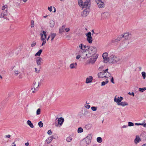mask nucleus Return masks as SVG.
<instances>
[{
	"label": "nucleus",
	"mask_w": 146,
	"mask_h": 146,
	"mask_svg": "<svg viewBox=\"0 0 146 146\" xmlns=\"http://www.w3.org/2000/svg\"><path fill=\"white\" fill-rule=\"evenodd\" d=\"M128 94H130V95H132L133 96H134V94L133 92H132L131 93V94L130 93V92H129L128 93Z\"/></svg>",
	"instance_id": "4d7b16f0"
},
{
	"label": "nucleus",
	"mask_w": 146,
	"mask_h": 146,
	"mask_svg": "<svg viewBox=\"0 0 146 146\" xmlns=\"http://www.w3.org/2000/svg\"><path fill=\"white\" fill-rule=\"evenodd\" d=\"M42 49L40 50L38 52H37L35 55V56H40L41 53H42Z\"/></svg>",
	"instance_id": "473e14b6"
},
{
	"label": "nucleus",
	"mask_w": 146,
	"mask_h": 146,
	"mask_svg": "<svg viewBox=\"0 0 146 146\" xmlns=\"http://www.w3.org/2000/svg\"><path fill=\"white\" fill-rule=\"evenodd\" d=\"M77 62H73L70 64L69 67L71 69H75L77 68Z\"/></svg>",
	"instance_id": "a211bd4d"
},
{
	"label": "nucleus",
	"mask_w": 146,
	"mask_h": 146,
	"mask_svg": "<svg viewBox=\"0 0 146 146\" xmlns=\"http://www.w3.org/2000/svg\"><path fill=\"white\" fill-rule=\"evenodd\" d=\"M35 24H34V20H32L31 21V28H33L34 27Z\"/></svg>",
	"instance_id": "a19ab883"
},
{
	"label": "nucleus",
	"mask_w": 146,
	"mask_h": 146,
	"mask_svg": "<svg viewBox=\"0 0 146 146\" xmlns=\"http://www.w3.org/2000/svg\"><path fill=\"white\" fill-rule=\"evenodd\" d=\"M29 145V143L28 142H27L25 143V145L26 146H28Z\"/></svg>",
	"instance_id": "13d9d810"
},
{
	"label": "nucleus",
	"mask_w": 146,
	"mask_h": 146,
	"mask_svg": "<svg viewBox=\"0 0 146 146\" xmlns=\"http://www.w3.org/2000/svg\"><path fill=\"white\" fill-rule=\"evenodd\" d=\"M90 0H86L84 3H83L82 0H78V3L79 6L82 8H86L89 7L90 6Z\"/></svg>",
	"instance_id": "20e7f679"
},
{
	"label": "nucleus",
	"mask_w": 146,
	"mask_h": 146,
	"mask_svg": "<svg viewBox=\"0 0 146 146\" xmlns=\"http://www.w3.org/2000/svg\"><path fill=\"white\" fill-rule=\"evenodd\" d=\"M86 49L92 57L95 56L97 54H96L97 51V48L94 46H88L87 48Z\"/></svg>",
	"instance_id": "f03ea898"
},
{
	"label": "nucleus",
	"mask_w": 146,
	"mask_h": 146,
	"mask_svg": "<svg viewBox=\"0 0 146 146\" xmlns=\"http://www.w3.org/2000/svg\"><path fill=\"white\" fill-rule=\"evenodd\" d=\"M42 59L40 57H38L36 59V63L37 66H40Z\"/></svg>",
	"instance_id": "5701e85b"
},
{
	"label": "nucleus",
	"mask_w": 146,
	"mask_h": 146,
	"mask_svg": "<svg viewBox=\"0 0 146 146\" xmlns=\"http://www.w3.org/2000/svg\"><path fill=\"white\" fill-rule=\"evenodd\" d=\"M80 57H81V55L78 54L76 56V58L77 60H78Z\"/></svg>",
	"instance_id": "49530a36"
},
{
	"label": "nucleus",
	"mask_w": 146,
	"mask_h": 146,
	"mask_svg": "<svg viewBox=\"0 0 146 146\" xmlns=\"http://www.w3.org/2000/svg\"><path fill=\"white\" fill-rule=\"evenodd\" d=\"M65 27L64 25L62 26V27H60L59 29V32L60 34H62L65 31Z\"/></svg>",
	"instance_id": "a878e982"
},
{
	"label": "nucleus",
	"mask_w": 146,
	"mask_h": 146,
	"mask_svg": "<svg viewBox=\"0 0 146 146\" xmlns=\"http://www.w3.org/2000/svg\"><path fill=\"white\" fill-rule=\"evenodd\" d=\"M86 9H85L81 13V15L83 17H85L88 15L90 11L89 7H87L86 8Z\"/></svg>",
	"instance_id": "f8f14e48"
},
{
	"label": "nucleus",
	"mask_w": 146,
	"mask_h": 146,
	"mask_svg": "<svg viewBox=\"0 0 146 146\" xmlns=\"http://www.w3.org/2000/svg\"><path fill=\"white\" fill-rule=\"evenodd\" d=\"M53 136H50L46 140L47 143H49L51 142L53 139Z\"/></svg>",
	"instance_id": "2f4dec72"
},
{
	"label": "nucleus",
	"mask_w": 146,
	"mask_h": 146,
	"mask_svg": "<svg viewBox=\"0 0 146 146\" xmlns=\"http://www.w3.org/2000/svg\"><path fill=\"white\" fill-rule=\"evenodd\" d=\"M83 131V129L81 127H79L78 128V133H80Z\"/></svg>",
	"instance_id": "58836bf2"
},
{
	"label": "nucleus",
	"mask_w": 146,
	"mask_h": 146,
	"mask_svg": "<svg viewBox=\"0 0 146 146\" xmlns=\"http://www.w3.org/2000/svg\"><path fill=\"white\" fill-rule=\"evenodd\" d=\"M93 79L92 76H90L86 78V84H89L92 82Z\"/></svg>",
	"instance_id": "412c9836"
},
{
	"label": "nucleus",
	"mask_w": 146,
	"mask_h": 146,
	"mask_svg": "<svg viewBox=\"0 0 146 146\" xmlns=\"http://www.w3.org/2000/svg\"><path fill=\"white\" fill-rule=\"evenodd\" d=\"M40 35L41 40L42 41L41 46H42L46 44V41H48L50 38L51 41H52L56 36V34L55 33H51L47 38L46 32L43 31L42 33L40 34Z\"/></svg>",
	"instance_id": "f257e3e1"
},
{
	"label": "nucleus",
	"mask_w": 146,
	"mask_h": 146,
	"mask_svg": "<svg viewBox=\"0 0 146 146\" xmlns=\"http://www.w3.org/2000/svg\"><path fill=\"white\" fill-rule=\"evenodd\" d=\"M11 135H7L6 136V137L7 138H9L11 137Z\"/></svg>",
	"instance_id": "6e6d98bb"
},
{
	"label": "nucleus",
	"mask_w": 146,
	"mask_h": 146,
	"mask_svg": "<svg viewBox=\"0 0 146 146\" xmlns=\"http://www.w3.org/2000/svg\"><path fill=\"white\" fill-rule=\"evenodd\" d=\"M92 137L91 135H88L86 138L84 139L82 141L81 143L83 146H86L91 142Z\"/></svg>",
	"instance_id": "0eeeda50"
},
{
	"label": "nucleus",
	"mask_w": 146,
	"mask_h": 146,
	"mask_svg": "<svg viewBox=\"0 0 146 146\" xmlns=\"http://www.w3.org/2000/svg\"><path fill=\"white\" fill-rule=\"evenodd\" d=\"M27 124L29 125V126L31 128L34 127V125L33 123L31 122V121L28 120L27 122Z\"/></svg>",
	"instance_id": "c85d7f7f"
},
{
	"label": "nucleus",
	"mask_w": 146,
	"mask_h": 146,
	"mask_svg": "<svg viewBox=\"0 0 146 146\" xmlns=\"http://www.w3.org/2000/svg\"><path fill=\"white\" fill-rule=\"evenodd\" d=\"M129 43L128 40H125L122 41L121 45V46L124 47H125L127 46Z\"/></svg>",
	"instance_id": "aec40b11"
},
{
	"label": "nucleus",
	"mask_w": 146,
	"mask_h": 146,
	"mask_svg": "<svg viewBox=\"0 0 146 146\" xmlns=\"http://www.w3.org/2000/svg\"><path fill=\"white\" fill-rule=\"evenodd\" d=\"M128 103L125 102H121L120 103L118 104V105L121 106L123 107L128 105Z\"/></svg>",
	"instance_id": "c756f323"
},
{
	"label": "nucleus",
	"mask_w": 146,
	"mask_h": 146,
	"mask_svg": "<svg viewBox=\"0 0 146 146\" xmlns=\"http://www.w3.org/2000/svg\"><path fill=\"white\" fill-rule=\"evenodd\" d=\"M0 78H2V76H1V75H0Z\"/></svg>",
	"instance_id": "338daca9"
},
{
	"label": "nucleus",
	"mask_w": 146,
	"mask_h": 146,
	"mask_svg": "<svg viewBox=\"0 0 146 146\" xmlns=\"http://www.w3.org/2000/svg\"><path fill=\"white\" fill-rule=\"evenodd\" d=\"M28 0H23V1L24 3H26Z\"/></svg>",
	"instance_id": "bf43d9fd"
},
{
	"label": "nucleus",
	"mask_w": 146,
	"mask_h": 146,
	"mask_svg": "<svg viewBox=\"0 0 146 146\" xmlns=\"http://www.w3.org/2000/svg\"><path fill=\"white\" fill-rule=\"evenodd\" d=\"M123 99V98L122 97H117V96H116L114 98V101L116 102L118 105V104H119Z\"/></svg>",
	"instance_id": "f3484780"
},
{
	"label": "nucleus",
	"mask_w": 146,
	"mask_h": 146,
	"mask_svg": "<svg viewBox=\"0 0 146 146\" xmlns=\"http://www.w3.org/2000/svg\"><path fill=\"white\" fill-rule=\"evenodd\" d=\"M102 17L105 18H107L110 17V15L108 13H104L102 14Z\"/></svg>",
	"instance_id": "cd10ccee"
},
{
	"label": "nucleus",
	"mask_w": 146,
	"mask_h": 146,
	"mask_svg": "<svg viewBox=\"0 0 146 146\" xmlns=\"http://www.w3.org/2000/svg\"><path fill=\"white\" fill-rule=\"evenodd\" d=\"M11 69L13 70L14 75L15 76H18L20 73V71L17 69L16 66H14L12 67Z\"/></svg>",
	"instance_id": "4468645a"
},
{
	"label": "nucleus",
	"mask_w": 146,
	"mask_h": 146,
	"mask_svg": "<svg viewBox=\"0 0 146 146\" xmlns=\"http://www.w3.org/2000/svg\"><path fill=\"white\" fill-rule=\"evenodd\" d=\"M97 141L98 142L101 143L102 142V139L101 137H98L97 139Z\"/></svg>",
	"instance_id": "f704fd0d"
},
{
	"label": "nucleus",
	"mask_w": 146,
	"mask_h": 146,
	"mask_svg": "<svg viewBox=\"0 0 146 146\" xmlns=\"http://www.w3.org/2000/svg\"><path fill=\"white\" fill-rule=\"evenodd\" d=\"M70 28H65V31H66V32H69L70 30Z\"/></svg>",
	"instance_id": "8fccbe9b"
},
{
	"label": "nucleus",
	"mask_w": 146,
	"mask_h": 146,
	"mask_svg": "<svg viewBox=\"0 0 146 146\" xmlns=\"http://www.w3.org/2000/svg\"><path fill=\"white\" fill-rule=\"evenodd\" d=\"M53 146L52 145V146Z\"/></svg>",
	"instance_id": "774afa93"
},
{
	"label": "nucleus",
	"mask_w": 146,
	"mask_h": 146,
	"mask_svg": "<svg viewBox=\"0 0 146 146\" xmlns=\"http://www.w3.org/2000/svg\"><path fill=\"white\" fill-rule=\"evenodd\" d=\"M90 57H92L90 53L86 50L82 52L81 54V58L83 59H86Z\"/></svg>",
	"instance_id": "1a4fd4ad"
},
{
	"label": "nucleus",
	"mask_w": 146,
	"mask_h": 146,
	"mask_svg": "<svg viewBox=\"0 0 146 146\" xmlns=\"http://www.w3.org/2000/svg\"><path fill=\"white\" fill-rule=\"evenodd\" d=\"M72 140V138L71 137H68L66 139V140L68 142H70Z\"/></svg>",
	"instance_id": "4c0bfd02"
},
{
	"label": "nucleus",
	"mask_w": 146,
	"mask_h": 146,
	"mask_svg": "<svg viewBox=\"0 0 146 146\" xmlns=\"http://www.w3.org/2000/svg\"><path fill=\"white\" fill-rule=\"evenodd\" d=\"M41 112V109L40 108H38L36 111V114L37 115H39L40 114Z\"/></svg>",
	"instance_id": "e433bc0d"
},
{
	"label": "nucleus",
	"mask_w": 146,
	"mask_h": 146,
	"mask_svg": "<svg viewBox=\"0 0 146 146\" xmlns=\"http://www.w3.org/2000/svg\"><path fill=\"white\" fill-rule=\"evenodd\" d=\"M121 38H120L117 37L116 39H115L114 41V42H116L117 41H119L120 40Z\"/></svg>",
	"instance_id": "c03bdc74"
},
{
	"label": "nucleus",
	"mask_w": 146,
	"mask_h": 146,
	"mask_svg": "<svg viewBox=\"0 0 146 146\" xmlns=\"http://www.w3.org/2000/svg\"><path fill=\"white\" fill-rule=\"evenodd\" d=\"M96 1L100 8H103L104 6V3L102 0H96Z\"/></svg>",
	"instance_id": "dca6fc26"
},
{
	"label": "nucleus",
	"mask_w": 146,
	"mask_h": 146,
	"mask_svg": "<svg viewBox=\"0 0 146 146\" xmlns=\"http://www.w3.org/2000/svg\"><path fill=\"white\" fill-rule=\"evenodd\" d=\"M35 70V72L36 73H38L40 71V66H37L34 68Z\"/></svg>",
	"instance_id": "bb28decb"
},
{
	"label": "nucleus",
	"mask_w": 146,
	"mask_h": 146,
	"mask_svg": "<svg viewBox=\"0 0 146 146\" xmlns=\"http://www.w3.org/2000/svg\"><path fill=\"white\" fill-rule=\"evenodd\" d=\"M108 69L107 68L104 70L103 71L98 74V76L99 78H108L110 76L111 74L108 72Z\"/></svg>",
	"instance_id": "7ed1b4c3"
},
{
	"label": "nucleus",
	"mask_w": 146,
	"mask_h": 146,
	"mask_svg": "<svg viewBox=\"0 0 146 146\" xmlns=\"http://www.w3.org/2000/svg\"><path fill=\"white\" fill-rule=\"evenodd\" d=\"M128 125L129 126H133L134 125V124L132 122H129L128 123Z\"/></svg>",
	"instance_id": "37998d69"
},
{
	"label": "nucleus",
	"mask_w": 146,
	"mask_h": 146,
	"mask_svg": "<svg viewBox=\"0 0 146 146\" xmlns=\"http://www.w3.org/2000/svg\"><path fill=\"white\" fill-rule=\"evenodd\" d=\"M108 82V79L106 80L105 82H102L101 86H104L105 84H107Z\"/></svg>",
	"instance_id": "72a5a7b5"
},
{
	"label": "nucleus",
	"mask_w": 146,
	"mask_h": 146,
	"mask_svg": "<svg viewBox=\"0 0 146 146\" xmlns=\"http://www.w3.org/2000/svg\"><path fill=\"white\" fill-rule=\"evenodd\" d=\"M135 124L136 125H143V124H142L141 123H135Z\"/></svg>",
	"instance_id": "5fc2aeb1"
},
{
	"label": "nucleus",
	"mask_w": 146,
	"mask_h": 146,
	"mask_svg": "<svg viewBox=\"0 0 146 146\" xmlns=\"http://www.w3.org/2000/svg\"><path fill=\"white\" fill-rule=\"evenodd\" d=\"M64 121V119L62 117L59 118L58 119V124L55 123V125L56 126H57L58 125H61Z\"/></svg>",
	"instance_id": "6ab92c4d"
},
{
	"label": "nucleus",
	"mask_w": 146,
	"mask_h": 146,
	"mask_svg": "<svg viewBox=\"0 0 146 146\" xmlns=\"http://www.w3.org/2000/svg\"><path fill=\"white\" fill-rule=\"evenodd\" d=\"M39 86V82L38 81H36L34 82L33 86L32 88L33 93H34L37 91Z\"/></svg>",
	"instance_id": "9d476101"
},
{
	"label": "nucleus",
	"mask_w": 146,
	"mask_h": 146,
	"mask_svg": "<svg viewBox=\"0 0 146 146\" xmlns=\"http://www.w3.org/2000/svg\"><path fill=\"white\" fill-rule=\"evenodd\" d=\"M10 14L8 11H1L0 17L3 18L6 20H9L10 18Z\"/></svg>",
	"instance_id": "39448f33"
},
{
	"label": "nucleus",
	"mask_w": 146,
	"mask_h": 146,
	"mask_svg": "<svg viewBox=\"0 0 146 146\" xmlns=\"http://www.w3.org/2000/svg\"><path fill=\"white\" fill-rule=\"evenodd\" d=\"M36 42H33L31 44V46L32 47H33L35 45Z\"/></svg>",
	"instance_id": "09e8293b"
},
{
	"label": "nucleus",
	"mask_w": 146,
	"mask_h": 146,
	"mask_svg": "<svg viewBox=\"0 0 146 146\" xmlns=\"http://www.w3.org/2000/svg\"><path fill=\"white\" fill-rule=\"evenodd\" d=\"M111 82L113 84H114V80L112 76H111Z\"/></svg>",
	"instance_id": "864d4df0"
},
{
	"label": "nucleus",
	"mask_w": 146,
	"mask_h": 146,
	"mask_svg": "<svg viewBox=\"0 0 146 146\" xmlns=\"http://www.w3.org/2000/svg\"><path fill=\"white\" fill-rule=\"evenodd\" d=\"M8 11V6L7 5H5L1 8V11Z\"/></svg>",
	"instance_id": "393cba45"
},
{
	"label": "nucleus",
	"mask_w": 146,
	"mask_h": 146,
	"mask_svg": "<svg viewBox=\"0 0 146 146\" xmlns=\"http://www.w3.org/2000/svg\"><path fill=\"white\" fill-rule=\"evenodd\" d=\"M87 37V40L88 43L90 44L92 43L93 39L91 36V33L90 32H89L86 34Z\"/></svg>",
	"instance_id": "9b49d317"
},
{
	"label": "nucleus",
	"mask_w": 146,
	"mask_h": 146,
	"mask_svg": "<svg viewBox=\"0 0 146 146\" xmlns=\"http://www.w3.org/2000/svg\"><path fill=\"white\" fill-rule=\"evenodd\" d=\"M47 133L49 135H50L52 133V131H51L50 130H49L48 132H47Z\"/></svg>",
	"instance_id": "603ef678"
},
{
	"label": "nucleus",
	"mask_w": 146,
	"mask_h": 146,
	"mask_svg": "<svg viewBox=\"0 0 146 146\" xmlns=\"http://www.w3.org/2000/svg\"><path fill=\"white\" fill-rule=\"evenodd\" d=\"M98 56V54H96L95 56L90 57V58L87 61L86 64H94L97 59Z\"/></svg>",
	"instance_id": "6e6552de"
},
{
	"label": "nucleus",
	"mask_w": 146,
	"mask_h": 146,
	"mask_svg": "<svg viewBox=\"0 0 146 146\" xmlns=\"http://www.w3.org/2000/svg\"><path fill=\"white\" fill-rule=\"evenodd\" d=\"M88 46L84 45L82 43L80 44L79 45V48L83 50H84L85 49H87Z\"/></svg>",
	"instance_id": "4be33fe9"
},
{
	"label": "nucleus",
	"mask_w": 146,
	"mask_h": 146,
	"mask_svg": "<svg viewBox=\"0 0 146 146\" xmlns=\"http://www.w3.org/2000/svg\"><path fill=\"white\" fill-rule=\"evenodd\" d=\"M91 109L93 111H96L97 110V108L95 107H91Z\"/></svg>",
	"instance_id": "a18cd8bd"
},
{
	"label": "nucleus",
	"mask_w": 146,
	"mask_h": 146,
	"mask_svg": "<svg viewBox=\"0 0 146 146\" xmlns=\"http://www.w3.org/2000/svg\"><path fill=\"white\" fill-rule=\"evenodd\" d=\"M131 34L129 33L126 32L121 35L125 40H128L130 38Z\"/></svg>",
	"instance_id": "2eb2a0df"
},
{
	"label": "nucleus",
	"mask_w": 146,
	"mask_h": 146,
	"mask_svg": "<svg viewBox=\"0 0 146 146\" xmlns=\"http://www.w3.org/2000/svg\"><path fill=\"white\" fill-rule=\"evenodd\" d=\"M38 125L40 127H42L43 125V124L41 121L39 122Z\"/></svg>",
	"instance_id": "c9c22d12"
},
{
	"label": "nucleus",
	"mask_w": 146,
	"mask_h": 146,
	"mask_svg": "<svg viewBox=\"0 0 146 146\" xmlns=\"http://www.w3.org/2000/svg\"><path fill=\"white\" fill-rule=\"evenodd\" d=\"M142 146H146V144L143 145Z\"/></svg>",
	"instance_id": "e2e57ef3"
},
{
	"label": "nucleus",
	"mask_w": 146,
	"mask_h": 146,
	"mask_svg": "<svg viewBox=\"0 0 146 146\" xmlns=\"http://www.w3.org/2000/svg\"><path fill=\"white\" fill-rule=\"evenodd\" d=\"M139 90L140 91L143 92L145 90H146V87H145L143 88H139Z\"/></svg>",
	"instance_id": "79ce46f5"
},
{
	"label": "nucleus",
	"mask_w": 146,
	"mask_h": 146,
	"mask_svg": "<svg viewBox=\"0 0 146 146\" xmlns=\"http://www.w3.org/2000/svg\"><path fill=\"white\" fill-rule=\"evenodd\" d=\"M141 141V139L139 137V136L138 135H136V137L135 139L134 140V142L135 143L137 144L138 143H139Z\"/></svg>",
	"instance_id": "b1692460"
},
{
	"label": "nucleus",
	"mask_w": 146,
	"mask_h": 146,
	"mask_svg": "<svg viewBox=\"0 0 146 146\" xmlns=\"http://www.w3.org/2000/svg\"><path fill=\"white\" fill-rule=\"evenodd\" d=\"M47 17V15H46V16H44V18H46V17Z\"/></svg>",
	"instance_id": "0e129e2a"
},
{
	"label": "nucleus",
	"mask_w": 146,
	"mask_h": 146,
	"mask_svg": "<svg viewBox=\"0 0 146 146\" xmlns=\"http://www.w3.org/2000/svg\"><path fill=\"white\" fill-rule=\"evenodd\" d=\"M141 74L143 79H145L146 77V73L144 72H142Z\"/></svg>",
	"instance_id": "ea45409f"
},
{
	"label": "nucleus",
	"mask_w": 146,
	"mask_h": 146,
	"mask_svg": "<svg viewBox=\"0 0 146 146\" xmlns=\"http://www.w3.org/2000/svg\"><path fill=\"white\" fill-rule=\"evenodd\" d=\"M85 107L87 109H89L90 108V106L88 104H86L85 105Z\"/></svg>",
	"instance_id": "de8ad7c7"
},
{
	"label": "nucleus",
	"mask_w": 146,
	"mask_h": 146,
	"mask_svg": "<svg viewBox=\"0 0 146 146\" xmlns=\"http://www.w3.org/2000/svg\"><path fill=\"white\" fill-rule=\"evenodd\" d=\"M54 8V12H55L56 11V8L54 7H53Z\"/></svg>",
	"instance_id": "680f3d73"
},
{
	"label": "nucleus",
	"mask_w": 146,
	"mask_h": 146,
	"mask_svg": "<svg viewBox=\"0 0 146 146\" xmlns=\"http://www.w3.org/2000/svg\"><path fill=\"white\" fill-rule=\"evenodd\" d=\"M143 126L145 127H146V123L144 124H143Z\"/></svg>",
	"instance_id": "052dcab7"
},
{
	"label": "nucleus",
	"mask_w": 146,
	"mask_h": 146,
	"mask_svg": "<svg viewBox=\"0 0 146 146\" xmlns=\"http://www.w3.org/2000/svg\"><path fill=\"white\" fill-rule=\"evenodd\" d=\"M55 22L53 20H51L49 22V26L51 27H54Z\"/></svg>",
	"instance_id": "7c9ffc66"
},
{
	"label": "nucleus",
	"mask_w": 146,
	"mask_h": 146,
	"mask_svg": "<svg viewBox=\"0 0 146 146\" xmlns=\"http://www.w3.org/2000/svg\"><path fill=\"white\" fill-rule=\"evenodd\" d=\"M48 9L50 12H51L52 11V6H50V7H48Z\"/></svg>",
	"instance_id": "3c124183"
},
{
	"label": "nucleus",
	"mask_w": 146,
	"mask_h": 146,
	"mask_svg": "<svg viewBox=\"0 0 146 146\" xmlns=\"http://www.w3.org/2000/svg\"><path fill=\"white\" fill-rule=\"evenodd\" d=\"M104 59V61L105 63L108 62L109 57H108V54L107 52L104 53L102 55Z\"/></svg>",
	"instance_id": "ddd939ff"
},
{
	"label": "nucleus",
	"mask_w": 146,
	"mask_h": 146,
	"mask_svg": "<svg viewBox=\"0 0 146 146\" xmlns=\"http://www.w3.org/2000/svg\"><path fill=\"white\" fill-rule=\"evenodd\" d=\"M120 59L118 57L114 55H111L109 57L108 62L110 63H115L119 62Z\"/></svg>",
	"instance_id": "423d86ee"
},
{
	"label": "nucleus",
	"mask_w": 146,
	"mask_h": 146,
	"mask_svg": "<svg viewBox=\"0 0 146 146\" xmlns=\"http://www.w3.org/2000/svg\"><path fill=\"white\" fill-rule=\"evenodd\" d=\"M140 1L141 2H142L143 1V0H140Z\"/></svg>",
	"instance_id": "69168bd1"
}]
</instances>
